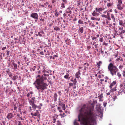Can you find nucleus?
<instances>
[{"label":"nucleus","mask_w":125,"mask_h":125,"mask_svg":"<svg viewBox=\"0 0 125 125\" xmlns=\"http://www.w3.org/2000/svg\"><path fill=\"white\" fill-rule=\"evenodd\" d=\"M104 41L103 38V37L100 38L99 39V41L100 42H102Z\"/></svg>","instance_id":"obj_42"},{"label":"nucleus","mask_w":125,"mask_h":125,"mask_svg":"<svg viewBox=\"0 0 125 125\" xmlns=\"http://www.w3.org/2000/svg\"><path fill=\"white\" fill-rule=\"evenodd\" d=\"M67 13L66 12L63 14V16L64 18H65V16L67 15Z\"/></svg>","instance_id":"obj_58"},{"label":"nucleus","mask_w":125,"mask_h":125,"mask_svg":"<svg viewBox=\"0 0 125 125\" xmlns=\"http://www.w3.org/2000/svg\"><path fill=\"white\" fill-rule=\"evenodd\" d=\"M64 77L66 79L69 80L70 78V77L69 74L68 73H67L66 75L64 76Z\"/></svg>","instance_id":"obj_20"},{"label":"nucleus","mask_w":125,"mask_h":125,"mask_svg":"<svg viewBox=\"0 0 125 125\" xmlns=\"http://www.w3.org/2000/svg\"><path fill=\"white\" fill-rule=\"evenodd\" d=\"M119 30H121V31L120 32H119V35H121L123 33H125V29L124 30H123V27H122L121 28L119 27Z\"/></svg>","instance_id":"obj_14"},{"label":"nucleus","mask_w":125,"mask_h":125,"mask_svg":"<svg viewBox=\"0 0 125 125\" xmlns=\"http://www.w3.org/2000/svg\"><path fill=\"white\" fill-rule=\"evenodd\" d=\"M62 1H63V2L65 3H67V0H62Z\"/></svg>","instance_id":"obj_62"},{"label":"nucleus","mask_w":125,"mask_h":125,"mask_svg":"<svg viewBox=\"0 0 125 125\" xmlns=\"http://www.w3.org/2000/svg\"><path fill=\"white\" fill-rule=\"evenodd\" d=\"M91 19L92 20H95L97 21H99L100 20V18L99 17H96L95 18L94 17H91Z\"/></svg>","instance_id":"obj_15"},{"label":"nucleus","mask_w":125,"mask_h":125,"mask_svg":"<svg viewBox=\"0 0 125 125\" xmlns=\"http://www.w3.org/2000/svg\"><path fill=\"white\" fill-rule=\"evenodd\" d=\"M40 20L42 21L43 22L44 21V19H42V18L40 19Z\"/></svg>","instance_id":"obj_61"},{"label":"nucleus","mask_w":125,"mask_h":125,"mask_svg":"<svg viewBox=\"0 0 125 125\" xmlns=\"http://www.w3.org/2000/svg\"><path fill=\"white\" fill-rule=\"evenodd\" d=\"M80 72L81 70H79L76 73L75 75L76 78H80V75L81 74V73H80Z\"/></svg>","instance_id":"obj_10"},{"label":"nucleus","mask_w":125,"mask_h":125,"mask_svg":"<svg viewBox=\"0 0 125 125\" xmlns=\"http://www.w3.org/2000/svg\"><path fill=\"white\" fill-rule=\"evenodd\" d=\"M102 62L101 61H100L98 62H97V68L99 70L100 68V66L102 64Z\"/></svg>","instance_id":"obj_13"},{"label":"nucleus","mask_w":125,"mask_h":125,"mask_svg":"<svg viewBox=\"0 0 125 125\" xmlns=\"http://www.w3.org/2000/svg\"><path fill=\"white\" fill-rule=\"evenodd\" d=\"M111 18L113 19L114 21H115V18L113 14H111Z\"/></svg>","instance_id":"obj_35"},{"label":"nucleus","mask_w":125,"mask_h":125,"mask_svg":"<svg viewBox=\"0 0 125 125\" xmlns=\"http://www.w3.org/2000/svg\"><path fill=\"white\" fill-rule=\"evenodd\" d=\"M98 43H97L96 44L94 45L95 48L96 49L97 51L98 50Z\"/></svg>","instance_id":"obj_36"},{"label":"nucleus","mask_w":125,"mask_h":125,"mask_svg":"<svg viewBox=\"0 0 125 125\" xmlns=\"http://www.w3.org/2000/svg\"><path fill=\"white\" fill-rule=\"evenodd\" d=\"M18 125H22L20 121H18Z\"/></svg>","instance_id":"obj_56"},{"label":"nucleus","mask_w":125,"mask_h":125,"mask_svg":"<svg viewBox=\"0 0 125 125\" xmlns=\"http://www.w3.org/2000/svg\"><path fill=\"white\" fill-rule=\"evenodd\" d=\"M35 68H36V66H34L33 67V68H31L30 70H31V71H34L35 70Z\"/></svg>","instance_id":"obj_39"},{"label":"nucleus","mask_w":125,"mask_h":125,"mask_svg":"<svg viewBox=\"0 0 125 125\" xmlns=\"http://www.w3.org/2000/svg\"><path fill=\"white\" fill-rule=\"evenodd\" d=\"M54 30L56 31H59L60 30V28L58 27H55L54 28Z\"/></svg>","instance_id":"obj_38"},{"label":"nucleus","mask_w":125,"mask_h":125,"mask_svg":"<svg viewBox=\"0 0 125 125\" xmlns=\"http://www.w3.org/2000/svg\"><path fill=\"white\" fill-rule=\"evenodd\" d=\"M47 79L46 77H44L43 75L41 77L39 75L36 77V79L33 84L39 91L40 90L41 92H43L44 90L47 89V87L48 86L47 83L44 82Z\"/></svg>","instance_id":"obj_2"},{"label":"nucleus","mask_w":125,"mask_h":125,"mask_svg":"<svg viewBox=\"0 0 125 125\" xmlns=\"http://www.w3.org/2000/svg\"><path fill=\"white\" fill-rule=\"evenodd\" d=\"M57 109L60 113H61L62 112V110L61 109V108L60 107H58Z\"/></svg>","instance_id":"obj_30"},{"label":"nucleus","mask_w":125,"mask_h":125,"mask_svg":"<svg viewBox=\"0 0 125 125\" xmlns=\"http://www.w3.org/2000/svg\"><path fill=\"white\" fill-rule=\"evenodd\" d=\"M59 15V13L58 12H56L55 14V16L56 17H57Z\"/></svg>","instance_id":"obj_54"},{"label":"nucleus","mask_w":125,"mask_h":125,"mask_svg":"<svg viewBox=\"0 0 125 125\" xmlns=\"http://www.w3.org/2000/svg\"><path fill=\"white\" fill-rule=\"evenodd\" d=\"M74 125H79V124L77 122V120L75 119L74 120L73 122Z\"/></svg>","instance_id":"obj_28"},{"label":"nucleus","mask_w":125,"mask_h":125,"mask_svg":"<svg viewBox=\"0 0 125 125\" xmlns=\"http://www.w3.org/2000/svg\"><path fill=\"white\" fill-rule=\"evenodd\" d=\"M58 96V95L56 93L54 94L53 95V98L54 99V101L55 102H56L57 101V98Z\"/></svg>","instance_id":"obj_18"},{"label":"nucleus","mask_w":125,"mask_h":125,"mask_svg":"<svg viewBox=\"0 0 125 125\" xmlns=\"http://www.w3.org/2000/svg\"><path fill=\"white\" fill-rule=\"evenodd\" d=\"M31 115L32 116H37L38 117H40V114L39 112L37 111L35 113L33 114L32 113H31Z\"/></svg>","instance_id":"obj_8"},{"label":"nucleus","mask_w":125,"mask_h":125,"mask_svg":"<svg viewBox=\"0 0 125 125\" xmlns=\"http://www.w3.org/2000/svg\"><path fill=\"white\" fill-rule=\"evenodd\" d=\"M7 52V56H9V55L10 53V51H6Z\"/></svg>","instance_id":"obj_46"},{"label":"nucleus","mask_w":125,"mask_h":125,"mask_svg":"<svg viewBox=\"0 0 125 125\" xmlns=\"http://www.w3.org/2000/svg\"><path fill=\"white\" fill-rule=\"evenodd\" d=\"M94 109V107L89 108L87 105L83 104L79 110L78 121H80L81 120L84 125H93L96 116Z\"/></svg>","instance_id":"obj_1"},{"label":"nucleus","mask_w":125,"mask_h":125,"mask_svg":"<svg viewBox=\"0 0 125 125\" xmlns=\"http://www.w3.org/2000/svg\"><path fill=\"white\" fill-rule=\"evenodd\" d=\"M103 97V94H100V95L98 97V98L99 99V101H103L102 99V98Z\"/></svg>","instance_id":"obj_21"},{"label":"nucleus","mask_w":125,"mask_h":125,"mask_svg":"<svg viewBox=\"0 0 125 125\" xmlns=\"http://www.w3.org/2000/svg\"><path fill=\"white\" fill-rule=\"evenodd\" d=\"M58 93L59 94V96H61L62 94L61 92L60 91H58Z\"/></svg>","instance_id":"obj_43"},{"label":"nucleus","mask_w":125,"mask_h":125,"mask_svg":"<svg viewBox=\"0 0 125 125\" xmlns=\"http://www.w3.org/2000/svg\"><path fill=\"white\" fill-rule=\"evenodd\" d=\"M119 88L118 92V94H122L123 93H124L125 92V86L124 85L120 84L119 85Z\"/></svg>","instance_id":"obj_4"},{"label":"nucleus","mask_w":125,"mask_h":125,"mask_svg":"<svg viewBox=\"0 0 125 125\" xmlns=\"http://www.w3.org/2000/svg\"><path fill=\"white\" fill-rule=\"evenodd\" d=\"M119 25H122V26H124V25H123V23L122 21H120L119 22Z\"/></svg>","instance_id":"obj_34"},{"label":"nucleus","mask_w":125,"mask_h":125,"mask_svg":"<svg viewBox=\"0 0 125 125\" xmlns=\"http://www.w3.org/2000/svg\"><path fill=\"white\" fill-rule=\"evenodd\" d=\"M117 75L119 77V78H120L121 77V74L119 73H117Z\"/></svg>","instance_id":"obj_40"},{"label":"nucleus","mask_w":125,"mask_h":125,"mask_svg":"<svg viewBox=\"0 0 125 125\" xmlns=\"http://www.w3.org/2000/svg\"><path fill=\"white\" fill-rule=\"evenodd\" d=\"M69 90L68 89H65L64 91H66L67 94L68 93Z\"/></svg>","instance_id":"obj_49"},{"label":"nucleus","mask_w":125,"mask_h":125,"mask_svg":"<svg viewBox=\"0 0 125 125\" xmlns=\"http://www.w3.org/2000/svg\"><path fill=\"white\" fill-rule=\"evenodd\" d=\"M30 16L34 19H38V15L37 13H32L31 14Z\"/></svg>","instance_id":"obj_5"},{"label":"nucleus","mask_w":125,"mask_h":125,"mask_svg":"<svg viewBox=\"0 0 125 125\" xmlns=\"http://www.w3.org/2000/svg\"><path fill=\"white\" fill-rule=\"evenodd\" d=\"M42 34H44V32L43 31H41L40 32Z\"/></svg>","instance_id":"obj_60"},{"label":"nucleus","mask_w":125,"mask_h":125,"mask_svg":"<svg viewBox=\"0 0 125 125\" xmlns=\"http://www.w3.org/2000/svg\"><path fill=\"white\" fill-rule=\"evenodd\" d=\"M84 70H85L86 68L88 67L89 65L87 63H85L84 64Z\"/></svg>","instance_id":"obj_25"},{"label":"nucleus","mask_w":125,"mask_h":125,"mask_svg":"<svg viewBox=\"0 0 125 125\" xmlns=\"http://www.w3.org/2000/svg\"><path fill=\"white\" fill-rule=\"evenodd\" d=\"M31 105L32 106V108L34 109H36L37 107V106L34 103L33 104H31Z\"/></svg>","instance_id":"obj_29"},{"label":"nucleus","mask_w":125,"mask_h":125,"mask_svg":"<svg viewBox=\"0 0 125 125\" xmlns=\"http://www.w3.org/2000/svg\"><path fill=\"white\" fill-rule=\"evenodd\" d=\"M13 114L11 113H10L8 114L6 117L8 120H10L14 117Z\"/></svg>","instance_id":"obj_7"},{"label":"nucleus","mask_w":125,"mask_h":125,"mask_svg":"<svg viewBox=\"0 0 125 125\" xmlns=\"http://www.w3.org/2000/svg\"><path fill=\"white\" fill-rule=\"evenodd\" d=\"M77 82V81H73V84L74 85H76Z\"/></svg>","instance_id":"obj_53"},{"label":"nucleus","mask_w":125,"mask_h":125,"mask_svg":"<svg viewBox=\"0 0 125 125\" xmlns=\"http://www.w3.org/2000/svg\"><path fill=\"white\" fill-rule=\"evenodd\" d=\"M118 5H121L122 4V2L121 0H118Z\"/></svg>","instance_id":"obj_37"},{"label":"nucleus","mask_w":125,"mask_h":125,"mask_svg":"<svg viewBox=\"0 0 125 125\" xmlns=\"http://www.w3.org/2000/svg\"><path fill=\"white\" fill-rule=\"evenodd\" d=\"M106 18L108 20H111V18H110V16H107V17L106 16Z\"/></svg>","instance_id":"obj_57"},{"label":"nucleus","mask_w":125,"mask_h":125,"mask_svg":"<svg viewBox=\"0 0 125 125\" xmlns=\"http://www.w3.org/2000/svg\"><path fill=\"white\" fill-rule=\"evenodd\" d=\"M78 23L80 24H83V21L81 20H79Z\"/></svg>","instance_id":"obj_33"},{"label":"nucleus","mask_w":125,"mask_h":125,"mask_svg":"<svg viewBox=\"0 0 125 125\" xmlns=\"http://www.w3.org/2000/svg\"><path fill=\"white\" fill-rule=\"evenodd\" d=\"M96 11V10L94 11L92 13V15L93 16H98L99 15V14Z\"/></svg>","instance_id":"obj_11"},{"label":"nucleus","mask_w":125,"mask_h":125,"mask_svg":"<svg viewBox=\"0 0 125 125\" xmlns=\"http://www.w3.org/2000/svg\"><path fill=\"white\" fill-rule=\"evenodd\" d=\"M18 76L16 75H14L13 76L12 78V79L13 80H15L17 79Z\"/></svg>","instance_id":"obj_26"},{"label":"nucleus","mask_w":125,"mask_h":125,"mask_svg":"<svg viewBox=\"0 0 125 125\" xmlns=\"http://www.w3.org/2000/svg\"><path fill=\"white\" fill-rule=\"evenodd\" d=\"M116 61H120V63H122V62L123 61V59L122 57H120V56H119V57L118 58H117L116 59Z\"/></svg>","instance_id":"obj_16"},{"label":"nucleus","mask_w":125,"mask_h":125,"mask_svg":"<svg viewBox=\"0 0 125 125\" xmlns=\"http://www.w3.org/2000/svg\"><path fill=\"white\" fill-rule=\"evenodd\" d=\"M121 5H117V8L119 10H122L123 8V7H122Z\"/></svg>","instance_id":"obj_23"},{"label":"nucleus","mask_w":125,"mask_h":125,"mask_svg":"<svg viewBox=\"0 0 125 125\" xmlns=\"http://www.w3.org/2000/svg\"><path fill=\"white\" fill-rule=\"evenodd\" d=\"M114 3L113 2H111L110 3H108L107 6L108 7H110L113 6Z\"/></svg>","instance_id":"obj_22"},{"label":"nucleus","mask_w":125,"mask_h":125,"mask_svg":"<svg viewBox=\"0 0 125 125\" xmlns=\"http://www.w3.org/2000/svg\"><path fill=\"white\" fill-rule=\"evenodd\" d=\"M61 106H62V108L63 110H64L65 109V104H63L62 105H61Z\"/></svg>","instance_id":"obj_31"},{"label":"nucleus","mask_w":125,"mask_h":125,"mask_svg":"<svg viewBox=\"0 0 125 125\" xmlns=\"http://www.w3.org/2000/svg\"><path fill=\"white\" fill-rule=\"evenodd\" d=\"M72 12L71 10L70 9L66 11V12L68 14V13H71Z\"/></svg>","instance_id":"obj_44"},{"label":"nucleus","mask_w":125,"mask_h":125,"mask_svg":"<svg viewBox=\"0 0 125 125\" xmlns=\"http://www.w3.org/2000/svg\"><path fill=\"white\" fill-rule=\"evenodd\" d=\"M69 85L71 86H73V83H70L69 84Z\"/></svg>","instance_id":"obj_55"},{"label":"nucleus","mask_w":125,"mask_h":125,"mask_svg":"<svg viewBox=\"0 0 125 125\" xmlns=\"http://www.w3.org/2000/svg\"><path fill=\"white\" fill-rule=\"evenodd\" d=\"M12 64L14 66L13 69L15 70H16L17 68V64L13 62L12 63Z\"/></svg>","instance_id":"obj_24"},{"label":"nucleus","mask_w":125,"mask_h":125,"mask_svg":"<svg viewBox=\"0 0 125 125\" xmlns=\"http://www.w3.org/2000/svg\"><path fill=\"white\" fill-rule=\"evenodd\" d=\"M14 110H16L17 109V107L16 106V105H14Z\"/></svg>","instance_id":"obj_64"},{"label":"nucleus","mask_w":125,"mask_h":125,"mask_svg":"<svg viewBox=\"0 0 125 125\" xmlns=\"http://www.w3.org/2000/svg\"><path fill=\"white\" fill-rule=\"evenodd\" d=\"M97 38V37H93L92 38V39L93 40H94L96 39Z\"/></svg>","instance_id":"obj_63"},{"label":"nucleus","mask_w":125,"mask_h":125,"mask_svg":"<svg viewBox=\"0 0 125 125\" xmlns=\"http://www.w3.org/2000/svg\"><path fill=\"white\" fill-rule=\"evenodd\" d=\"M123 67L124 66L123 65H121L119 66V68L120 69H122Z\"/></svg>","instance_id":"obj_45"},{"label":"nucleus","mask_w":125,"mask_h":125,"mask_svg":"<svg viewBox=\"0 0 125 125\" xmlns=\"http://www.w3.org/2000/svg\"><path fill=\"white\" fill-rule=\"evenodd\" d=\"M35 99V98L34 97H32L30 100H29V98H28L29 102L30 105L32 104H33L34 103V101Z\"/></svg>","instance_id":"obj_6"},{"label":"nucleus","mask_w":125,"mask_h":125,"mask_svg":"<svg viewBox=\"0 0 125 125\" xmlns=\"http://www.w3.org/2000/svg\"><path fill=\"white\" fill-rule=\"evenodd\" d=\"M53 123H54L56 121V119L55 118V117H53Z\"/></svg>","instance_id":"obj_48"},{"label":"nucleus","mask_w":125,"mask_h":125,"mask_svg":"<svg viewBox=\"0 0 125 125\" xmlns=\"http://www.w3.org/2000/svg\"><path fill=\"white\" fill-rule=\"evenodd\" d=\"M108 69L113 76L115 75L116 73L118 71V69L116 66L113 63H111L109 64L108 66Z\"/></svg>","instance_id":"obj_3"},{"label":"nucleus","mask_w":125,"mask_h":125,"mask_svg":"<svg viewBox=\"0 0 125 125\" xmlns=\"http://www.w3.org/2000/svg\"><path fill=\"white\" fill-rule=\"evenodd\" d=\"M61 7L62 8H64L65 7V6L64 5V4L63 3H62L61 4Z\"/></svg>","instance_id":"obj_50"},{"label":"nucleus","mask_w":125,"mask_h":125,"mask_svg":"<svg viewBox=\"0 0 125 125\" xmlns=\"http://www.w3.org/2000/svg\"><path fill=\"white\" fill-rule=\"evenodd\" d=\"M43 76H44L45 77L46 76H49V75L48 74H46V73H44L43 74Z\"/></svg>","instance_id":"obj_51"},{"label":"nucleus","mask_w":125,"mask_h":125,"mask_svg":"<svg viewBox=\"0 0 125 125\" xmlns=\"http://www.w3.org/2000/svg\"><path fill=\"white\" fill-rule=\"evenodd\" d=\"M59 100L58 101V104L59 105H60V106H61V105H62V104H63V103L60 100V98H59Z\"/></svg>","instance_id":"obj_32"},{"label":"nucleus","mask_w":125,"mask_h":125,"mask_svg":"<svg viewBox=\"0 0 125 125\" xmlns=\"http://www.w3.org/2000/svg\"><path fill=\"white\" fill-rule=\"evenodd\" d=\"M117 98V96H115L113 98V99L115 101V100Z\"/></svg>","instance_id":"obj_59"},{"label":"nucleus","mask_w":125,"mask_h":125,"mask_svg":"<svg viewBox=\"0 0 125 125\" xmlns=\"http://www.w3.org/2000/svg\"><path fill=\"white\" fill-rule=\"evenodd\" d=\"M116 83V81H113L112 83L110 84L109 86V87L111 88H112L115 85Z\"/></svg>","instance_id":"obj_12"},{"label":"nucleus","mask_w":125,"mask_h":125,"mask_svg":"<svg viewBox=\"0 0 125 125\" xmlns=\"http://www.w3.org/2000/svg\"><path fill=\"white\" fill-rule=\"evenodd\" d=\"M101 16L102 17H104L106 18V16L104 14H102L101 15Z\"/></svg>","instance_id":"obj_52"},{"label":"nucleus","mask_w":125,"mask_h":125,"mask_svg":"<svg viewBox=\"0 0 125 125\" xmlns=\"http://www.w3.org/2000/svg\"><path fill=\"white\" fill-rule=\"evenodd\" d=\"M108 43H106L105 42H104L103 43V45H105L106 46H107V45Z\"/></svg>","instance_id":"obj_41"},{"label":"nucleus","mask_w":125,"mask_h":125,"mask_svg":"<svg viewBox=\"0 0 125 125\" xmlns=\"http://www.w3.org/2000/svg\"><path fill=\"white\" fill-rule=\"evenodd\" d=\"M83 27H81L79 28V29L78 30L79 33L80 32L81 33H82L83 32Z\"/></svg>","instance_id":"obj_19"},{"label":"nucleus","mask_w":125,"mask_h":125,"mask_svg":"<svg viewBox=\"0 0 125 125\" xmlns=\"http://www.w3.org/2000/svg\"><path fill=\"white\" fill-rule=\"evenodd\" d=\"M104 10V8H96L95 10L96 11L98 12L99 13H100L101 12L102 10Z\"/></svg>","instance_id":"obj_9"},{"label":"nucleus","mask_w":125,"mask_h":125,"mask_svg":"<svg viewBox=\"0 0 125 125\" xmlns=\"http://www.w3.org/2000/svg\"><path fill=\"white\" fill-rule=\"evenodd\" d=\"M116 86H115L113 88L111 89L110 91V92L111 93H113L114 91H116L117 90Z\"/></svg>","instance_id":"obj_17"},{"label":"nucleus","mask_w":125,"mask_h":125,"mask_svg":"<svg viewBox=\"0 0 125 125\" xmlns=\"http://www.w3.org/2000/svg\"><path fill=\"white\" fill-rule=\"evenodd\" d=\"M38 35H39L40 37H41L42 36V34L40 33V32H38Z\"/></svg>","instance_id":"obj_47"},{"label":"nucleus","mask_w":125,"mask_h":125,"mask_svg":"<svg viewBox=\"0 0 125 125\" xmlns=\"http://www.w3.org/2000/svg\"><path fill=\"white\" fill-rule=\"evenodd\" d=\"M120 84L122 85H124L125 86V81L124 80H122L120 81Z\"/></svg>","instance_id":"obj_27"}]
</instances>
